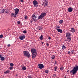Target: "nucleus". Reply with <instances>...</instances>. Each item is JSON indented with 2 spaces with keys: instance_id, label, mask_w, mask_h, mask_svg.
Here are the masks:
<instances>
[{
  "instance_id": "obj_20",
  "label": "nucleus",
  "mask_w": 78,
  "mask_h": 78,
  "mask_svg": "<svg viewBox=\"0 0 78 78\" xmlns=\"http://www.w3.org/2000/svg\"><path fill=\"white\" fill-rule=\"evenodd\" d=\"M71 31L72 32H75V31H76V29H74L73 28H72Z\"/></svg>"
},
{
  "instance_id": "obj_27",
  "label": "nucleus",
  "mask_w": 78,
  "mask_h": 78,
  "mask_svg": "<svg viewBox=\"0 0 78 78\" xmlns=\"http://www.w3.org/2000/svg\"><path fill=\"white\" fill-rule=\"evenodd\" d=\"M58 67L57 66H55V67H54V71H57V68Z\"/></svg>"
},
{
  "instance_id": "obj_38",
  "label": "nucleus",
  "mask_w": 78,
  "mask_h": 78,
  "mask_svg": "<svg viewBox=\"0 0 78 78\" xmlns=\"http://www.w3.org/2000/svg\"><path fill=\"white\" fill-rule=\"evenodd\" d=\"M20 1L21 2H24V0H20Z\"/></svg>"
},
{
  "instance_id": "obj_14",
  "label": "nucleus",
  "mask_w": 78,
  "mask_h": 78,
  "mask_svg": "<svg viewBox=\"0 0 78 78\" xmlns=\"http://www.w3.org/2000/svg\"><path fill=\"white\" fill-rule=\"evenodd\" d=\"M15 13L18 14L19 12V9L16 8L14 9Z\"/></svg>"
},
{
  "instance_id": "obj_29",
  "label": "nucleus",
  "mask_w": 78,
  "mask_h": 78,
  "mask_svg": "<svg viewBox=\"0 0 78 78\" xmlns=\"http://www.w3.org/2000/svg\"><path fill=\"white\" fill-rule=\"evenodd\" d=\"M13 68V66H10L9 67V69L10 70H12Z\"/></svg>"
},
{
  "instance_id": "obj_16",
  "label": "nucleus",
  "mask_w": 78,
  "mask_h": 78,
  "mask_svg": "<svg viewBox=\"0 0 78 78\" xmlns=\"http://www.w3.org/2000/svg\"><path fill=\"white\" fill-rule=\"evenodd\" d=\"M51 59L54 60L55 58V55H51Z\"/></svg>"
},
{
  "instance_id": "obj_42",
  "label": "nucleus",
  "mask_w": 78,
  "mask_h": 78,
  "mask_svg": "<svg viewBox=\"0 0 78 78\" xmlns=\"http://www.w3.org/2000/svg\"><path fill=\"white\" fill-rule=\"evenodd\" d=\"M57 63V62H55V63H54V65H55Z\"/></svg>"
},
{
  "instance_id": "obj_5",
  "label": "nucleus",
  "mask_w": 78,
  "mask_h": 78,
  "mask_svg": "<svg viewBox=\"0 0 78 78\" xmlns=\"http://www.w3.org/2000/svg\"><path fill=\"white\" fill-rule=\"evenodd\" d=\"M55 30H57V32H58V33L60 32L61 33H63V31L61 29H60V26H59L56 27H55Z\"/></svg>"
},
{
  "instance_id": "obj_32",
  "label": "nucleus",
  "mask_w": 78,
  "mask_h": 78,
  "mask_svg": "<svg viewBox=\"0 0 78 78\" xmlns=\"http://www.w3.org/2000/svg\"><path fill=\"white\" fill-rule=\"evenodd\" d=\"M23 33L24 34H26V33H27V31L26 30H24L23 31Z\"/></svg>"
},
{
  "instance_id": "obj_31",
  "label": "nucleus",
  "mask_w": 78,
  "mask_h": 78,
  "mask_svg": "<svg viewBox=\"0 0 78 78\" xmlns=\"http://www.w3.org/2000/svg\"><path fill=\"white\" fill-rule=\"evenodd\" d=\"M59 23H60V24L62 23L63 22V20H61L59 21Z\"/></svg>"
},
{
  "instance_id": "obj_19",
  "label": "nucleus",
  "mask_w": 78,
  "mask_h": 78,
  "mask_svg": "<svg viewBox=\"0 0 78 78\" xmlns=\"http://www.w3.org/2000/svg\"><path fill=\"white\" fill-rule=\"evenodd\" d=\"M44 72L45 73H47V74H48L49 71L47 69H45L44 70Z\"/></svg>"
},
{
  "instance_id": "obj_41",
  "label": "nucleus",
  "mask_w": 78,
  "mask_h": 78,
  "mask_svg": "<svg viewBox=\"0 0 78 78\" xmlns=\"http://www.w3.org/2000/svg\"><path fill=\"white\" fill-rule=\"evenodd\" d=\"M10 44H8V47H10Z\"/></svg>"
},
{
  "instance_id": "obj_13",
  "label": "nucleus",
  "mask_w": 78,
  "mask_h": 78,
  "mask_svg": "<svg viewBox=\"0 0 78 78\" xmlns=\"http://www.w3.org/2000/svg\"><path fill=\"white\" fill-rule=\"evenodd\" d=\"M38 2L36 1V0H34L33 2V5H38Z\"/></svg>"
},
{
  "instance_id": "obj_9",
  "label": "nucleus",
  "mask_w": 78,
  "mask_h": 78,
  "mask_svg": "<svg viewBox=\"0 0 78 78\" xmlns=\"http://www.w3.org/2000/svg\"><path fill=\"white\" fill-rule=\"evenodd\" d=\"M48 4V3L46 1H44L43 2V5H44V7L47 6Z\"/></svg>"
},
{
  "instance_id": "obj_33",
  "label": "nucleus",
  "mask_w": 78,
  "mask_h": 78,
  "mask_svg": "<svg viewBox=\"0 0 78 78\" xmlns=\"http://www.w3.org/2000/svg\"><path fill=\"white\" fill-rule=\"evenodd\" d=\"M34 5V6L35 7H37L38 6H38V5Z\"/></svg>"
},
{
  "instance_id": "obj_30",
  "label": "nucleus",
  "mask_w": 78,
  "mask_h": 78,
  "mask_svg": "<svg viewBox=\"0 0 78 78\" xmlns=\"http://www.w3.org/2000/svg\"><path fill=\"white\" fill-rule=\"evenodd\" d=\"M1 13H5L4 11V10L2 9L1 10Z\"/></svg>"
},
{
  "instance_id": "obj_8",
  "label": "nucleus",
  "mask_w": 78,
  "mask_h": 78,
  "mask_svg": "<svg viewBox=\"0 0 78 78\" xmlns=\"http://www.w3.org/2000/svg\"><path fill=\"white\" fill-rule=\"evenodd\" d=\"M37 17L35 16V15H32V20H33L34 22L37 21Z\"/></svg>"
},
{
  "instance_id": "obj_26",
  "label": "nucleus",
  "mask_w": 78,
  "mask_h": 78,
  "mask_svg": "<svg viewBox=\"0 0 78 78\" xmlns=\"http://www.w3.org/2000/svg\"><path fill=\"white\" fill-rule=\"evenodd\" d=\"M43 35H41V37H39V39L41 40H43Z\"/></svg>"
},
{
  "instance_id": "obj_4",
  "label": "nucleus",
  "mask_w": 78,
  "mask_h": 78,
  "mask_svg": "<svg viewBox=\"0 0 78 78\" xmlns=\"http://www.w3.org/2000/svg\"><path fill=\"white\" fill-rule=\"evenodd\" d=\"M46 13H41V15L38 17V19H42L46 15Z\"/></svg>"
},
{
  "instance_id": "obj_43",
  "label": "nucleus",
  "mask_w": 78,
  "mask_h": 78,
  "mask_svg": "<svg viewBox=\"0 0 78 78\" xmlns=\"http://www.w3.org/2000/svg\"><path fill=\"white\" fill-rule=\"evenodd\" d=\"M70 53H71L70 51H68V54H70Z\"/></svg>"
},
{
  "instance_id": "obj_7",
  "label": "nucleus",
  "mask_w": 78,
  "mask_h": 78,
  "mask_svg": "<svg viewBox=\"0 0 78 78\" xmlns=\"http://www.w3.org/2000/svg\"><path fill=\"white\" fill-rule=\"evenodd\" d=\"M38 68L39 69H44V66L43 65V64H39L38 65Z\"/></svg>"
},
{
  "instance_id": "obj_18",
  "label": "nucleus",
  "mask_w": 78,
  "mask_h": 78,
  "mask_svg": "<svg viewBox=\"0 0 78 78\" xmlns=\"http://www.w3.org/2000/svg\"><path fill=\"white\" fill-rule=\"evenodd\" d=\"M10 72L9 71V70H7L5 71L4 72V73H5V74L9 73Z\"/></svg>"
},
{
  "instance_id": "obj_17",
  "label": "nucleus",
  "mask_w": 78,
  "mask_h": 78,
  "mask_svg": "<svg viewBox=\"0 0 78 78\" xmlns=\"http://www.w3.org/2000/svg\"><path fill=\"white\" fill-rule=\"evenodd\" d=\"M0 60L2 61H4L5 60V58L4 57H2L0 58Z\"/></svg>"
},
{
  "instance_id": "obj_40",
  "label": "nucleus",
  "mask_w": 78,
  "mask_h": 78,
  "mask_svg": "<svg viewBox=\"0 0 78 78\" xmlns=\"http://www.w3.org/2000/svg\"><path fill=\"white\" fill-rule=\"evenodd\" d=\"M48 40H50L51 39V37H49L48 38Z\"/></svg>"
},
{
  "instance_id": "obj_49",
  "label": "nucleus",
  "mask_w": 78,
  "mask_h": 78,
  "mask_svg": "<svg viewBox=\"0 0 78 78\" xmlns=\"http://www.w3.org/2000/svg\"><path fill=\"white\" fill-rule=\"evenodd\" d=\"M57 78H59V77H58Z\"/></svg>"
},
{
  "instance_id": "obj_11",
  "label": "nucleus",
  "mask_w": 78,
  "mask_h": 78,
  "mask_svg": "<svg viewBox=\"0 0 78 78\" xmlns=\"http://www.w3.org/2000/svg\"><path fill=\"white\" fill-rule=\"evenodd\" d=\"M18 13H12L10 15L11 16V17H14L16 18V15Z\"/></svg>"
},
{
  "instance_id": "obj_46",
  "label": "nucleus",
  "mask_w": 78,
  "mask_h": 78,
  "mask_svg": "<svg viewBox=\"0 0 78 78\" xmlns=\"http://www.w3.org/2000/svg\"><path fill=\"white\" fill-rule=\"evenodd\" d=\"M67 39V41H69V39ZM69 39V40H68Z\"/></svg>"
},
{
  "instance_id": "obj_37",
  "label": "nucleus",
  "mask_w": 78,
  "mask_h": 78,
  "mask_svg": "<svg viewBox=\"0 0 78 78\" xmlns=\"http://www.w3.org/2000/svg\"><path fill=\"white\" fill-rule=\"evenodd\" d=\"M46 45L47 46V47H48V46H49V44H48V43H46Z\"/></svg>"
},
{
  "instance_id": "obj_10",
  "label": "nucleus",
  "mask_w": 78,
  "mask_h": 78,
  "mask_svg": "<svg viewBox=\"0 0 78 78\" xmlns=\"http://www.w3.org/2000/svg\"><path fill=\"white\" fill-rule=\"evenodd\" d=\"M25 38V36L24 35H21L19 36V39L20 40H24Z\"/></svg>"
},
{
  "instance_id": "obj_12",
  "label": "nucleus",
  "mask_w": 78,
  "mask_h": 78,
  "mask_svg": "<svg viewBox=\"0 0 78 78\" xmlns=\"http://www.w3.org/2000/svg\"><path fill=\"white\" fill-rule=\"evenodd\" d=\"M68 11L69 12H71L73 11V8L71 7H69V8H68Z\"/></svg>"
},
{
  "instance_id": "obj_44",
  "label": "nucleus",
  "mask_w": 78,
  "mask_h": 78,
  "mask_svg": "<svg viewBox=\"0 0 78 78\" xmlns=\"http://www.w3.org/2000/svg\"><path fill=\"white\" fill-rule=\"evenodd\" d=\"M69 70H68V71H67V72L69 73Z\"/></svg>"
},
{
  "instance_id": "obj_2",
  "label": "nucleus",
  "mask_w": 78,
  "mask_h": 78,
  "mask_svg": "<svg viewBox=\"0 0 78 78\" xmlns=\"http://www.w3.org/2000/svg\"><path fill=\"white\" fill-rule=\"evenodd\" d=\"M31 53H32V58L34 59L36 57V55H37V51L34 48L31 49Z\"/></svg>"
},
{
  "instance_id": "obj_35",
  "label": "nucleus",
  "mask_w": 78,
  "mask_h": 78,
  "mask_svg": "<svg viewBox=\"0 0 78 78\" xmlns=\"http://www.w3.org/2000/svg\"><path fill=\"white\" fill-rule=\"evenodd\" d=\"M28 17V16H26L24 17V18H25V19H27Z\"/></svg>"
},
{
  "instance_id": "obj_25",
  "label": "nucleus",
  "mask_w": 78,
  "mask_h": 78,
  "mask_svg": "<svg viewBox=\"0 0 78 78\" xmlns=\"http://www.w3.org/2000/svg\"><path fill=\"white\" fill-rule=\"evenodd\" d=\"M21 69H22L24 70H25L26 69V67L25 66H24L21 68Z\"/></svg>"
},
{
  "instance_id": "obj_24",
  "label": "nucleus",
  "mask_w": 78,
  "mask_h": 78,
  "mask_svg": "<svg viewBox=\"0 0 78 78\" xmlns=\"http://www.w3.org/2000/svg\"><path fill=\"white\" fill-rule=\"evenodd\" d=\"M64 67L63 66H61V68H60V70L61 71L63 70V69H64Z\"/></svg>"
},
{
  "instance_id": "obj_21",
  "label": "nucleus",
  "mask_w": 78,
  "mask_h": 78,
  "mask_svg": "<svg viewBox=\"0 0 78 78\" xmlns=\"http://www.w3.org/2000/svg\"><path fill=\"white\" fill-rule=\"evenodd\" d=\"M69 52H70L71 54H74V51L73 50H71Z\"/></svg>"
},
{
  "instance_id": "obj_3",
  "label": "nucleus",
  "mask_w": 78,
  "mask_h": 78,
  "mask_svg": "<svg viewBox=\"0 0 78 78\" xmlns=\"http://www.w3.org/2000/svg\"><path fill=\"white\" fill-rule=\"evenodd\" d=\"M23 54L24 55V56L27 57V58H29L30 57V55L29 53V52L28 51H23Z\"/></svg>"
},
{
  "instance_id": "obj_15",
  "label": "nucleus",
  "mask_w": 78,
  "mask_h": 78,
  "mask_svg": "<svg viewBox=\"0 0 78 78\" xmlns=\"http://www.w3.org/2000/svg\"><path fill=\"white\" fill-rule=\"evenodd\" d=\"M43 30V27L41 26L38 27V30Z\"/></svg>"
},
{
  "instance_id": "obj_48",
  "label": "nucleus",
  "mask_w": 78,
  "mask_h": 78,
  "mask_svg": "<svg viewBox=\"0 0 78 78\" xmlns=\"http://www.w3.org/2000/svg\"><path fill=\"white\" fill-rule=\"evenodd\" d=\"M64 78H66V76H65V77H64Z\"/></svg>"
},
{
  "instance_id": "obj_47",
  "label": "nucleus",
  "mask_w": 78,
  "mask_h": 78,
  "mask_svg": "<svg viewBox=\"0 0 78 78\" xmlns=\"http://www.w3.org/2000/svg\"><path fill=\"white\" fill-rule=\"evenodd\" d=\"M44 43V42H41V44H43Z\"/></svg>"
},
{
  "instance_id": "obj_22",
  "label": "nucleus",
  "mask_w": 78,
  "mask_h": 78,
  "mask_svg": "<svg viewBox=\"0 0 78 78\" xmlns=\"http://www.w3.org/2000/svg\"><path fill=\"white\" fill-rule=\"evenodd\" d=\"M2 10L4 11L5 13H7L8 11L6 10L5 9H2Z\"/></svg>"
},
{
  "instance_id": "obj_36",
  "label": "nucleus",
  "mask_w": 78,
  "mask_h": 78,
  "mask_svg": "<svg viewBox=\"0 0 78 78\" xmlns=\"http://www.w3.org/2000/svg\"><path fill=\"white\" fill-rule=\"evenodd\" d=\"M53 77L55 78V76H56V75L55 74H54L53 75Z\"/></svg>"
},
{
  "instance_id": "obj_6",
  "label": "nucleus",
  "mask_w": 78,
  "mask_h": 78,
  "mask_svg": "<svg viewBox=\"0 0 78 78\" xmlns=\"http://www.w3.org/2000/svg\"><path fill=\"white\" fill-rule=\"evenodd\" d=\"M66 37L67 38V39H69V40H71V34L69 32H67L66 34Z\"/></svg>"
},
{
  "instance_id": "obj_1",
  "label": "nucleus",
  "mask_w": 78,
  "mask_h": 78,
  "mask_svg": "<svg viewBox=\"0 0 78 78\" xmlns=\"http://www.w3.org/2000/svg\"><path fill=\"white\" fill-rule=\"evenodd\" d=\"M78 70V66L77 65H75V66L73 67V68L72 70L70 71V73H69L71 75L72 74L74 75L76 74Z\"/></svg>"
},
{
  "instance_id": "obj_39",
  "label": "nucleus",
  "mask_w": 78,
  "mask_h": 78,
  "mask_svg": "<svg viewBox=\"0 0 78 78\" xmlns=\"http://www.w3.org/2000/svg\"><path fill=\"white\" fill-rule=\"evenodd\" d=\"M17 23L18 24V25H19V24H20V21H18L17 22Z\"/></svg>"
},
{
  "instance_id": "obj_45",
  "label": "nucleus",
  "mask_w": 78,
  "mask_h": 78,
  "mask_svg": "<svg viewBox=\"0 0 78 78\" xmlns=\"http://www.w3.org/2000/svg\"><path fill=\"white\" fill-rule=\"evenodd\" d=\"M29 78H32V77H31V76H29Z\"/></svg>"
},
{
  "instance_id": "obj_34",
  "label": "nucleus",
  "mask_w": 78,
  "mask_h": 78,
  "mask_svg": "<svg viewBox=\"0 0 78 78\" xmlns=\"http://www.w3.org/2000/svg\"><path fill=\"white\" fill-rule=\"evenodd\" d=\"M2 37H3V35L2 34L0 35V38H2Z\"/></svg>"
},
{
  "instance_id": "obj_28",
  "label": "nucleus",
  "mask_w": 78,
  "mask_h": 78,
  "mask_svg": "<svg viewBox=\"0 0 78 78\" xmlns=\"http://www.w3.org/2000/svg\"><path fill=\"white\" fill-rule=\"evenodd\" d=\"M10 66H11V67H13L12 66H14V64L12 63H11L10 64Z\"/></svg>"
},
{
  "instance_id": "obj_23",
  "label": "nucleus",
  "mask_w": 78,
  "mask_h": 78,
  "mask_svg": "<svg viewBox=\"0 0 78 78\" xmlns=\"http://www.w3.org/2000/svg\"><path fill=\"white\" fill-rule=\"evenodd\" d=\"M66 49V46L64 45L62 46V49L65 50Z\"/></svg>"
}]
</instances>
